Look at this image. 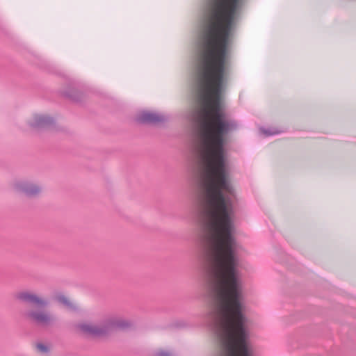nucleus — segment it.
Wrapping results in <instances>:
<instances>
[{
	"label": "nucleus",
	"instance_id": "1",
	"mask_svg": "<svg viewBox=\"0 0 356 356\" xmlns=\"http://www.w3.org/2000/svg\"><path fill=\"white\" fill-rule=\"evenodd\" d=\"M203 286L211 301L206 321L218 343L215 356H254L242 292L237 248H198Z\"/></svg>",
	"mask_w": 356,
	"mask_h": 356
},
{
	"label": "nucleus",
	"instance_id": "2",
	"mask_svg": "<svg viewBox=\"0 0 356 356\" xmlns=\"http://www.w3.org/2000/svg\"><path fill=\"white\" fill-rule=\"evenodd\" d=\"M14 297L22 305L36 308L28 309L24 312L25 317L34 325L42 328H49L56 324V316L51 312L44 309L49 306L47 299L29 290L19 291Z\"/></svg>",
	"mask_w": 356,
	"mask_h": 356
},
{
	"label": "nucleus",
	"instance_id": "3",
	"mask_svg": "<svg viewBox=\"0 0 356 356\" xmlns=\"http://www.w3.org/2000/svg\"><path fill=\"white\" fill-rule=\"evenodd\" d=\"M132 326V323L119 317H111L99 324L80 323L76 327L84 335L90 337H102L116 330H126Z\"/></svg>",
	"mask_w": 356,
	"mask_h": 356
},
{
	"label": "nucleus",
	"instance_id": "4",
	"mask_svg": "<svg viewBox=\"0 0 356 356\" xmlns=\"http://www.w3.org/2000/svg\"><path fill=\"white\" fill-rule=\"evenodd\" d=\"M29 125L38 131L57 130L55 120L49 115L35 114Z\"/></svg>",
	"mask_w": 356,
	"mask_h": 356
},
{
	"label": "nucleus",
	"instance_id": "5",
	"mask_svg": "<svg viewBox=\"0 0 356 356\" xmlns=\"http://www.w3.org/2000/svg\"><path fill=\"white\" fill-rule=\"evenodd\" d=\"M15 190L27 197H33L38 196L41 192V187L34 183L28 181H19L14 184Z\"/></svg>",
	"mask_w": 356,
	"mask_h": 356
},
{
	"label": "nucleus",
	"instance_id": "6",
	"mask_svg": "<svg viewBox=\"0 0 356 356\" xmlns=\"http://www.w3.org/2000/svg\"><path fill=\"white\" fill-rule=\"evenodd\" d=\"M166 120L167 118L165 115L149 111H142L136 118V121L139 123L154 125L163 123Z\"/></svg>",
	"mask_w": 356,
	"mask_h": 356
},
{
	"label": "nucleus",
	"instance_id": "7",
	"mask_svg": "<svg viewBox=\"0 0 356 356\" xmlns=\"http://www.w3.org/2000/svg\"><path fill=\"white\" fill-rule=\"evenodd\" d=\"M63 95L66 98L73 101L79 102L81 99L82 94L76 84H71L63 92Z\"/></svg>",
	"mask_w": 356,
	"mask_h": 356
},
{
	"label": "nucleus",
	"instance_id": "8",
	"mask_svg": "<svg viewBox=\"0 0 356 356\" xmlns=\"http://www.w3.org/2000/svg\"><path fill=\"white\" fill-rule=\"evenodd\" d=\"M56 300L58 302L63 304V305H65L67 307H70L72 306V304L70 303L69 300L63 294L56 295Z\"/></svg>",
	"mask_w": 356,
	"mask_h": 356
},
{
	"label": "nucleus",
	"instance_id": "9",
	"mask_svg": "<svg viewBox=\"0 0 356 356\" xmlns=\"http://www.w3.org/2000/svg\"><path fill=\"white\" fill-rule=\"evenodd\" d=\"M36 348L41 353H47L49 351V347L42 343H38Z\"/></svg>",
	"mask_w": 356,
	"mask_h": 356
},
{
	"label": "nucleus",
	"instance_id": "10",
	"mask_svg": "<svg viewBox=\"0 0 356 356\" xmlns=\"http://www.w3.org/2000/svg\"><path fill=\"white\" fill-rule=\"evenodd\" d=\"M156 356H172L171 353L168 351H160L156 354Z\"/></svg>",
	"mask_w": 356,
	"mask_h": 356
},
{
	"label": "nucleus",
	"instance_id": "11",
	"mask_svg": "<svg viewBox=\"0 0 356 356\" xmlns=\"http://www.w3.org/2000/svg\"><path fill=\"white\" fill-rule=\"evenodd\" d=\"M264 133L266 135V136H270V135H273L275 133H272L270 132L269 130H264Z\"/></svg>",
	"mask_w": 356,
	"mask_h": 356
}]
</instances>
